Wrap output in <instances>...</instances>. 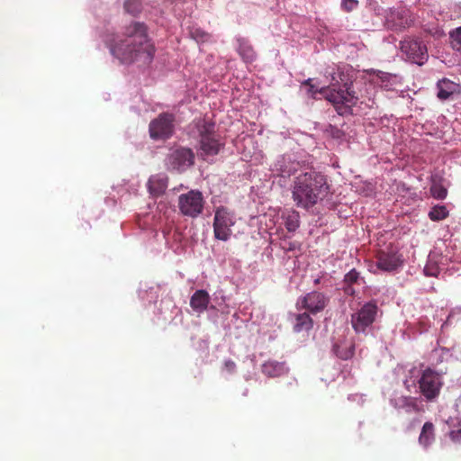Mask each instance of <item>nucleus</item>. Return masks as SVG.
<instances>
[{"label": "nucleus", "instance_id": "f257e3e1", "mask_svg": "<svg viewBox=\"0 0 461 461\" xmlns=\"http://www.w3.org/2000/svg\"><path fill=\"white\" fill-rule=\"evenodd\" d=\"M111 51L122 63H149L153 59L156 49L148 35L146 24L132 22L124 28L122 37L111 45Z\"/></svg>", "mask_w": 461, "mask_h": 461}, {"label": "nucleus", "instance_id": "f03ea898", "mask_svg": "<svg viewBox=\"0 0 461 461\" xmlns=\"http://www.w3.org/2000/svg\"><path fill=\"white\" fill-rule=\"evenodd\" d=\"M329 192L324 175L313 169L297 175L292 185V198L297 207L309 210Z\"/></svg>", "mask_w": 461, "mask_h": 461}, {"label": "nucleus", "instance_id": "7ed1b4c3", "mask_svg": "<svg viewBox=\"0 0 461 461\" xmlns=\"http://www.w3.org/2000/svg\"><path fill=\"white\" fill-rule=\"evenodd\" d=\"M319 92L324 95L337 113L342 116L351 114L352 106L356 105L358 100L348 75L340 70L331 76L330 86Z\"/></svg>", "mask_w": 461, "mask_h": 461}, {"label": "nucleus", "instance_id": "20e7f679", "mask_svg": "<svg viewBox=\"0 0 461 461\" xmlns=\"http://www.w3.org/2000/svg\"><path fill=\"white\" fill-rule=\"evenodd\" d=\"M196 129L199 134V144L202 156H215L223 147L219 136L215 132V124L205 120L196 122Z\"/></svg>", "mask_w": 461, "mask_h": 461}, {"label": "nucleus", "instance_id": "39448f33", "mask_svg": "<svg viewBox=\"0 0 461 461\" xmlns=\"http://www.w3.org/2000/svg\"><path fill=\"white\" fill-rule=\"evenodd\" d=\"M236 223L235 213L225 206H218L214 210L213 235L216 240L228 241L231 235V227Z\"/></svg>", "mask_w": 461, "mask_h": 461}, {"label": "nucleus", "instance_id": "423d86ee", "mask_svg": "<svg viewBox=\"0 0 461 461\" xmlns=\"http://www.w3.org/2000/svg\"><path fill=\"white\" fill-rule=\"evenodd\" d=\"M418 384L426 401L432 402L439 395L442 387L441 375L431 368H426L422 371Z\"/></svg>", "mask_w": 461, "mask_h": 461}, {"label": "nucleus", "instance_id": "0eeeda50", "mask_svg": "<svg viewBox=\"0 0 461 461\" xmlns=\"http://www.w3.org/2000/svg\"><path fill=\"white\" fill-rule=\"evenodd\" d=\"M204 199L198 190H190L178 197V208L180 212L191 218L198 217L203 210Z\"/></svg>", "mask_w": 461, "mask_h": 461}, {"label": "nucleus", "instance_id": "6e6552de", "mask_svg": "<svg viewBox=\"0 0 461 461\" xmlns=\"http://www.w3.org/2000/svg\"><path fill=\"white\" fill-rule=\"evenodd\" d=\"M377 305L369 302L365 303L357 312L351 315V325L356 333L366 334L368 328L374 323L377 314Z\"/></svg>", "mask_w": 461, "mask_h": 461}, {"label": "nucleus", "instance_id": "1a4fd4ad", "mask_svg": "<svg viewBox=\"0 0 461 461\" xmlns=\"http://www.w3.org/2000/svg\"><path fill=\"white\" fill-rule=\"evenodd\" d=\"M400 50L413 63L422 65L428 59L426 45L419 39L407 37L400 42Z\"/></svg>", "mask_w": 461, "mask_h": 461}, {"label": "nucleus", "instance_id": "9d476101", "mask_svg": "<svg viewBox=\"0 0 461 461\" xmlns=\"http://www.w3.org/2000/svg\"><path fill=\"white\" fill-rule=\"evenodd\" d=\"M194 163V154L191 149L178 148L172 150L167 158V166L169 170L179 173L185 172Z\"/></svg>", "mask_w": 461, "mask_h": 461}, {"label": "nucleus", "instance_id": "9b49d317", "mask_svg": "<svg viewBox=\"0 0 461 461\" xmlns=\"http://www.w3.org/2000/svg\"><path fill=\"white\" fill-rule=\"evenodd\" d=\"M174 115L163 113L152 120L149 126V136L152 140L168 139L174 131Z\"/></svg>", "mask_w": 461, "mask_h": 461}, {"label": "nucleus", "instance_id": "f8f14e48", "mask_svg": "<svg viewBox=\"0 0 461 461\" xmlns=\"http://www.w3.org/2000/svg\"><path fill=\"white\" fill-rule=\"evenodd\" d=\"M329 303V298L321 292L313 291L301 297L297 303L298 308L305 309L312 314L322 312Z\"/></svg>", "mask_w": 461, "mask_h": 461}, {"label": "nucleus", "instance_id": "ddd939ff", "mask_svg": "<svg viewBox=\"0 0 461 461\" xmlns=\"http://www.w3.org/2000/svg\"><path fill=\"white\" fill-rule=\"evenodd\" d=\"M402 256L393 249L380 250L377 252L376 266L383 271H394L402 266Z\"/></svg>", "mask_w": 461, "mask_h": 461}, {"label": "nucleus", "instance_id": "4468645a", "mask_svg": "<svg viewBox=\"0 0 461 461\" xmlns=\"http://www.w3.org/2000/svg\"><path fill=\"white\" fill-rule=\"evenodd\" d=\"M388 27L395 31H401L410 27L412 23L410 11L407 9L392 10L386 17Z\"/></svg>", "mask_w": 461, "mask_h": 461}, {"label": "nucleus", "instance_id": "2eb2a0df", "mask_svg": "<svg viewBox=\"0 0 461 461\" xmlns=\"http://www.w3.org/2000/svg\"><path fill=\"white\" fill-rule=\"evenodd\" d=\"M437 97L441 101H445L454 94H458L460 86L447 78H443L437 83Z\"/></svg>", "mask_w": 461, "mask_h": 461}, {"label": "nucleus", "instance_id": "dca6fc26", "mask_svg": "<svg viewBox=\"0 0 461 461\" xmlns=\"http://www.w3.org/2000/svg\"><path fill=\"white\" fill-rule=\"evenodd\" d=\"M288 370L285 362L276 360H267L261 366L262 373L271 378L282 376L287 374Z\"/></svg>", "mask_w": 461, "mask_h": 461}, {"label": "nucleus", "instance_id": "f3484780", "mask_svg": "<svg viewBox=\"0 0 461 461\" xmlns=\"http://www.w3.org/2000/svg\"><path fill=\"white\" fill-rule=\"evenodd\" d=\"M211 297L207 291L197 290L190 298V306L197 313L205 312L210 303Z\"/></svg>", "mask_w": 461, "mask_h": 461}, {"label": "nucleus", "instance_id": "a211bd4d", "mask_svg": "<svg viewBox=\"0 0 461 461\" xmlns=\"http://www.w3.org/2000/svg\"><path fill=\"white\" fill-rule=\"evenodd\" d=\"M167 176L165 175L151 176L148 181V188L153 196H159L167 187Z\"/></svg>", "mask_w": 461, "mask_h": 461}, {"label": "nucleus", "instance_id": "6ab92c4d", "mask_svg": "<svg viewBox=\"0 0 461 461\" xmlns=\"http://www.w3.org/2000/svg\"><path fill=\"white\" fill-rule=\"evenodd\" d=\"M435 440V428L432 422L424 423L420 437L419 443L425 448L429 447Z\"/></svg>", "mask_w": 461, "mask_h": 461}, {"label": "nucleus", "instance_id": "aec40b11", "mask_svg": "<svg viewBox=\"0 0 461 461\" xmlns=\"http://www.w3.org/2000/svg\"><path fill=\"white\" fill-rule=\"evenodd\" d=\"M313 326V321L310 317L309 313L303 312L295 315V322L294 325V330L295 332H301L303 330H310Z\"/></svg>", "mask_w": 461, "mask_h": 461}, {"label": "nucleus", "instance_id": "412c9836", "mask_svg": "<svg viewBox=\"0 0 461 461\" xmlns=\"http://www.w3.org/2000/svg\"><path fill=\"white\" fill-rule=\"evenodd\" d=\"M285 226L288 231L294 232L300 226V216L296 211L288 212L284 215Z\"/></svg>", "mask_w": 461, "mask_h": 461}, {"label": "nucleus", "instance_id": "4be33fe9", "mask_svg": "<svg viewBox=\"0 0 461 461\" xmlns=\"http://www.w3.org/2000/svg\"><path fill=\"white\" fill-rule=\"evenodd\" d=\"M238 51L246 62H252L256 58L253 48L244 41H240Z\"/></svg>", "mask_w": 461, "mask_h": 461}, {"label": "nucleus", "instance_id": "5701e85b", "mask_svg": "<svg viewBox=\"0 0 461 461\" xmlns=\"http://www.w3.org/2000/svg\"><path fill=\"white\" fill-rule=\"evenodd\" d=\"M448 216V210L445 205H435L429 212V218L433 221H439Z\"/></svg>", "mask_w": 461, "mask_h": 461}, {"label": "nucleus", "instance_id": "b1692460", "mask_svg": "<svg viewBox=\"0 0 461 461\" xmlns=\"http://www.w3.org/2000/svg\"><path fill=\"white\" fill-rule=\"evenodd\" d=\"M333 351L341 359H348L354 355V347L350 345L341 346L335 344L333 346Z\"/></svg>", "mask_w": 461, "mask_h": 461}, {"label": "nucleus", "instance_id": "393cba45", "mask_svg": "<svg viewBox=\"0 0 461 461\" xmlns=\"http://www.w3.org/2000/svg\"><path fill=\"white\" fill-rule=\"evenodd\" d=\"M431 195L438 200H443L447 197V190L441 184L434 182L430 186Z\"/></svg>", "mask_w": 461, "mask_h": 461}, {"label": "nucleus", "instance_id": "a878e982", "mask_svg": "<svg viewBox=\"0 0 461 461\" xmlns=\"http://www.w3.org/2000/svg\"><path fill=\"white\" fill-rule=\"evenodd\" d=\"M300 167L299 162H290L288 165L281 166L280 167V176L283 177H289L292 175H294Z\"/></svg>", "mask_w": 461, "mask_h": 461}, {"label": "nucleus", "instance_id": "bb28decb", "mask_svg": "<svg viewBox=\"0 0 461 461\" xmlns=\"http://www.w3.org/2000/svg\"><path fill=\"white\" fill-rule=\"evenodd\" d=\"M124 8L127 13L137 15L141 11V3L140 0H126L124 3Z\"/></svg>", "mask_w": 461, "mask_h": 461}, {"label": "nucleus", "instance_id": "cd10ccee", "mask_svg": "<svg viewBox=\"0 0 461 461\" xmlns=\"http://www.w3.org/2000/svg\"><path fill=\"white\" fill-rule=\"evenodd\" d=\"M402 407L406 408L407 411H419V407L416 402V399L412 397H403L402 399Z\"/></svg>", "mask_w": 461, "mask_h": 461}, {"label": "nucleus", "instance_id": "c85d7f7f", "mask_svg": "<svg viewBox=\"0 0 461 461\" xmlns=\"http://www.w3.org/2000/svg\"><path fill=\"white\" fill-rule=\"evenodd\" d=\"M191 36L198 42H205L211 39V35L209 33L200 29H194L191 31Z\"/></svg>", "mask_w": 461, "mask_h": 461}, {"label": "nucleus", "instance_id": "c756f323", "mask_svg": "<svg viewBox=\"0 0 461 461\" xmlns=\"http://www.w3.org/2000/svg\"><path fill=\"white\" fill-rule=\"evenodd\" d=\"M359 273L356 269H351L344 277L345 285L357 284L359 280Z\"/></svg>", "mask_w": 461, "mask_h": 461}, {"label": "nucleus", "instance_id": "7c9ffc66", "mask_svg": "<svg viewBox=\"0 0 461 461\" xmlns=\"http://www.w3.org/2000/svg\"><path fill=\"white\" fill-rule=\"evenodd\" d=\"M454 48L461 52V26L450 33Z\"/></svg>", "mask_w": 461, "mask_h": 461}, {"label": "nucleus", "instance_id": "2f4dec72", "mask_svg": "<svg viewBox=\"0 0 461 461\" xmlns=\"http://www.w3.org/2000/svg\"><path fill=\"white\" fill-rule=\"evenodd\" d=\"M358 5V0H341V7L346 12H351Z\"/></svg>", "mask_w": 461, "mask_h": 461}, {"label": "nucleus", "instance_id": "473e14b6", "mask_svg": "<svg viewBox=\"0 0 461 461\" xmlns=\"http://www.w3.org/2000/svg\"><path fill=\"white\" fill-rule=\"evenodd\" d=\"M449 437L454 443L461 444V427L457 429H452Z\"/></svg>", "mask_w": 461, "mask_h": 461}, {"label": "nucleus", "instance_id": "72a5a7b5", "mask_svg": "<svg viewBox=\"0 0 461 461\" xmlns=\"http://www.w3.org/2000/svg\"><path fill=\"white\" fill-rule=\"evenodd\" d=\"M226 370L230 373H233L236 368V365L232 360H226L224 363Z\"/></svg>", "mask_w": 461, "mask_h": 461}, {"label": "nucleus", "instance_id": "f704fd0d", "mask_svg": "<svg viewBox=\"0 0 461 461\" xmlns=\"http://www.w3.org/2000/svg\"><path fill=\"white\" fill-rule=\"evenodd\" d=\"M343 289H344L345 294H348V295H351L352 296L356 293V291L353 288L352 285H345Z\"/></svg>", "mask_w": 461, "mask_h": 461}, {"label": "nucleus", "instance_id": "c9c22d12", "mask_svg": "<svg viewBox=\"0 0 461 461\" xmlns=\"http://www.w3.org/2000/svg\"><path fill=\"white\" fill-rule=\"evenodd\" d=\"M312 79H307L303 82V85L309 86V92L314 95L317 91L314 90V86L311 84Z\"/></svg>", "mask_w": 461, "mask_h": 461}, {"label": "nucleus", "instance_id": "e433bc0d", "mask_svg": "<svg viewBox=\"0 0 461 461\" xmlns=\"http://www.w3.org/2000/svg\"><path fill=\"white\" fill-rule=\"evenodd\" d=\"M424 272H425V275L428 276H436V273L433 272L432 270H430V268L429 267H426L424 268Z\"/></svg>", "mask_w": 461, "mask_h": 461}]
</instances>
